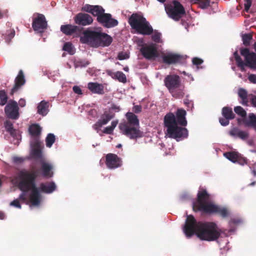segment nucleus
Returning a JSON list of instances; mask_svg holds the SVG:
<instances>
[{"label": "nucleus", "mask_w": 256, "mask_h": 256, "mask_svg": "<svg viewBox=\"0 0 256 256\" xmlns=\"http://www.w3.org/2000/svg\"><path fill=\"white\" fill-rule=\"evenodd\" d=\"M202 222H197L192 215H188L184 227V231L187 237L190 238L194 234L196 235L198 225Z\"/></svg>", "instance_id": "9"}, {"label": "nucleus", "mask_w": 256, "mask_h": 256, "mask_svg": "<svg viewBox=\"0 0 256 256\" xmlns=\"http://www.w3.org/2000/svg\"><path fill=\"white\" fill-rule=\"evenodd\" d=\"M140 52L143 56L147 60H150L158 56V52L156 44H151L142 46Z\"/></svg>", "instance_id": "15"}, {"label": "nucleus", "mask_w": 256, "mask_h": 256, "mask_svg": "<svg viewBox=\"0 0 256 256\" xmlns=\"http://www.w3.org/2000/svg\"><path fill=\"white\" fill-rule=\"evenodd\" d=\"M88 88L92 93L98 94H104V86L102 84L90 82L88 84Z\"/></svg>", "instance_id": "23"}, {"label": "nucleus", "mask_w": 256, "mask_h": 256, "mask_svg": "<svg viewBox=\"0 0 256 256\" xmlns=\"http://www.w3.org/2000/svg\"><path fill=\"white\" fill-rule=\"evenodd\" d=\"M230 120L228 119V118H219V122H220V124H221V125H222V126H226L227 125H228L229 124V120Z\"/></svg>", "instance_id": "50"}, {"label": "nucleus", "mask_w": 256, "mask_h": 256, "mask_svg": "<svg viewBox=\"0 0 256 256\" xmlns=\"http://www.w3.org/2000/svg\"><path fill=\"white\" fill-rule=\"evenodd\" d=\"M248 136V134L244 131L240 130L238 132V137L242 139H246Z\"/></svg>", "instance_id": "52"}, {"label": "nucleus", "mask_w": 256, "mask_h": 256, "mask_svg": "<svg viewBox=\"0 0 256 256\" xmlns=\"http://www.w3.org/2000/svg\"><path fill=\"white\" fill-rule=\"evenodd\" d=\"M146 18L138 13H133L128 18V23L132 30L136 31L138 28Z\"/></svg>", "instance_id": "17"}, {"label": "nucleus", "mask_w": 256, "mask_h": 256, "mask_svg": "<svg viewBox=\"0 0 256 256\" xmlns=\"http://www.w3.org/2000/svg\"><path fill=\"white\" fill-rule=\"evenodd\" d=\"M127 122L120 123L118 128L122 134L130 139H136L142 136V134L139 130V120L136 115L128 112L126 114Z\"/></svg>", "instance_id": "6"}, {"label": "nucleus", "mask_w": 256, "mask_h": 256, "mask_svg": "<svg viewBox=\"0 0 256 256\" xmlns=\"http://www.w3.org/2000/svg\"><path fill=\"white\" fill-rule=\"evenodd\" d=\"M252 173L253 174V175L256 176V170H252Z\"/></svg>", "instance_id": "64"}, {"label": "nucleus", "mask_w": 256, "mask_h": 256, "mask_svg": "<svg viewBox=\"0 0 256 256\" xmlns=\"http://www.w3.org/2000/svg\"><path fill=\"white\" fill-rule=\"evenodd\" d=\"M244 0V10L248 12L250 7L252 6V0Z\"/></svg>", "instance_id": "49"}, {"label": "nucleus", "mask_w": 256, "mask_h": 256, "mask_svg": "<svg viewBox=\"0 0 256 256\" xmlns=\"http://www.w3.org/2000/svg\"><path fill=\"white\" fill-rule=\"evenodd\" d=\"M118 124V122L112 121L111 123V126L106 127L103 132L106 134H111L112 133L114 128L116 127Z\"/></svg>", "instance_id": "39"}, {"label": "nucleus", "mask_w": 256, "mask_h": 256, "mask_svg": "<svg viewBox=\"0 0 256 256\" xmlns=\"http://www.w3.org/2000/svg\"><path fill=\"white\" fill-rule=\"evenodd\" d=\"M105 162L106 166L110 169H114L122 165L121 158L112 153H109L106 156Z\"/></svg>", "instance_id": "16"}, {"label": "nucleus", "mask_w": 256, "mask_h": 256, "mask_svg": "<svg viewBox=\"0 0 256 256\" xmlns=\"http://www.w3.org/2000/svg\"><path fill=\"white\" fill-rule=\"evenodd\" d=\"M18 104L21 107H24L26 106V100L22 98L20 99L18 101Z\"/></svg>", "instance_id": "61"}, {"label": "nucleus", "mask_w": 256, "mask_h": 256, "mask_svg": "<svg viewBox=\"0 0 256 256\" xmlns=\"http://www.w3.org/2000/svg\"><path fill=\"white\" fill-rule=\"evenodd\" d=\"M240 54L244 57L246 66L251 69L256 70V54L254 52H250L248 48H241Z\"/></svg>", "instance_id": "12"}, {"label": "nucleus", "mask_w": 256, "mask_h": 256, "mask_svg": "<svg viewBox=\"0 0 256 256\" xmlns=\"http://www.w3.org/2000/svg\"><path fill=\"white\" fill-rule=\"evenodd\" d=\"M38 175V172H30L26 170H20L18 176V187L22 192L20 195L18 199L26 202L27 200L26 192L30 191L29 196L30 202L32 206L40 205L41 195L38 188L36 186V180Z\"/></svg>", "instance_id": "1"}, {"label": "nucleus", "mask_w": 256, "mask_h": 256, "mask_svg": "<svg viewBox=\"0 0 256 256\" xmlns=\"http://www.w3.org/2000/svg\"><path fill=\"white\" fill-rule=\"evenodd\" d=\"M234 56L236 62V64L239 67L242 71L244 70V62L242 61V59L238 55V52H235L234 54Z\"/></svg>", "instance_id": "35"}, {"label": "nucleus", "mask_w": 256, "mask_h": 256, "mask_svg": "<svg viewBox=\"0 0 256 256\" xmlns=\"http://www.w3.org/2000/svg\"><path fill=\"white\" fill-rule=\"evenodd\" d=\"M63 50L68 52L70 54H74L73 46L71 43L66 42L62 48Z\"/></svg>", "instance_id": "43"}, {"label": "nucleus", "mask_w": 256, "mask_h": 256, "mask_svg": "<svg viewBox=\"0 0 256 256\" xmlns=\"http://www.w3.org/2000/svg\"><path fill=\"white\" fill-rule=\"evenodd\" d=\"M222 114L224 118L232 120L235 117V114L232 112V108L225 106L222 109Z\"/></svg>", "instance_id": "30"}, {"label": "nucleus", "mask_w": 256, "mask_h": 256, "mask_svg": "<svg viewBox=\"0 0 256 256\" xmlns=\"http://www.w3.org/2000/svg\"><path fill=\"white\" fill-rule=\"evenodd\" d=\"M28 131L30 134L34 138V141L36 138L39 140V137L41 134L42 128L38 124H31L29 127Z\"/></svg>", "instance_id": "28"}, {"label": "nucleus", "mask_w": 256, "mask_h": 256, "mask_svg": "<svg viewBox=\"0 0 256 256\" xmlns=\"http://www.w3.org/2000/svg\"><path fill=\"white\" fill-rule=\"evenodd\" d=\"M56 186L55 183L53 182H51L40 184V191L43 192L50 194L56 190Z\"/></svg>", "instance_id": "24"}, {"label": "nucleus", "mask_w": 256, "mask_h": 256, "mask_svg": "<svg viewBox=\"0 0 256 256\" xmlns=\"http://www.w3.org/2000/svg\"><path fill=\"white\" fill-rule=\"evenodd\" d=\"M90 63V62L87 60H80L77 62V66L80 67H86Z\"/></svg>", "instance_id": "46"}, {"label": "nucleus", "mask_w": 256, "mask_h": 256, "mask_svg": "<svg viewBox=\"0 0 256 256\" xmlns=\"http://www.w3.org/2000/svg\"><path fill=\"white\" fill-rule=\"evenodd\" d=\"M234 112L242 118H245L246 116V110L240 106H236L234 108Z\"/></svg>", "instance_id": "40"}, {"label": "nucleus", "mask_w": 256, "mask_h": 256, "mask_svg": "<svg viewBox=\"0 0 256 256\" xmlns=\"http://www.w3.org/2000/svg\"><path fill=\"white\" fill-rule=\"evenodd\" d=\"M104 9L102 6L96 5L94 6L91 14L94 16H96V18H98L99 16L104 13Z\"/></svg>", "instance_id": "33"}, {"label": "nucleus", "mask_w": 256, "mask_h": 256, "mask_svg": "<svg viewBox=\"0 0 256 256\" xmlns=\"http://www.w3.org/2000/svg\"><path fill=\"white\" fill-rule=\"evenodd\" d=\"M248 80L253 84H256V75L250 74L248 77Z\"/></svg>", "instance_id": "55"}, {"label": "nucleus", "mask_w": 256, "mask_h": 256, "mask_svg": "<svg viewBox=\"0 0 256 256\" xmlns=\"http://www.w3.org/2000/svg\"><path fill=\"white\" fill-rule=\"evenodd\" d=\"M164 86L172 96L176 98H182L184 95L180 77L176 74H169L164 79Z\"/></svg>", "instance_id": "7"}, {"label": "nucleus", "mask_w": 256, "mask_h": 256, "mask_svg": "<svg viewBox=\"0 0 256 256\" xmlns=\"http://www.w3.org/2000/svg\"><path fill=\"white\" fill-rule=\"evenodd\" d=\"M98 22L106 28H111L117 26L118 24V21L112 18L110 14L104 13L96 18Z\"/></svg>", "instance_id": "14"}, {"label": "nucleus", "mask_w": 256, "mask_h": 256, "mask_svg": "<svg viewBox=\"0 0 256 256\" xmlns=\"http://www.w3.org/2000/svg\"><path fill=\"white\" fill-rule=\"evenodd\" d=\"M240 130L238 128H234L230 132V134L233 136L238 137Z\"/></svg>", "instance_id": "53"}, {"label": "nucleus", "mask_w": 256, "mask_h": 256, "mask_svg": "<svg viewBox=\"0 0 256 256\" xmlns=\"http://www.w3.org/2000/svg\"><path fill=\"white\" fill-rule=\"evenodd\" d=\"M49 103L45 100H42L38 106V113L43 116H46L48 112Z\"/></svg>", "instance_id": "29"}, {"label": "nucleus", "mask_w": 256, "mask_h": 256, "mask_svg": "<svg viewBox=\"0 0 256 256\" xmlns=\"http://www.w3.org/2000/svg\"><path fill=\"white\" fill-rule=\"evenodd\" d=\"M42 142L38 138H36L32 144L33 147L32 154L36 158L42 157Z\"/></svg>", "instance_id": "25"}, {"label": "nucleus", "mask_w": 256, "mask_h": 256, "mask_svg": "<svg viewBox=\"0 0 256 256\" xmlns=\"http://www.w3.org/2000/svg\"><path fill=\"white\" fill-rule=\"evenodd\" d=\"M136 32L144 36H150L154 32V29L150 23L146 20Z\"/></svg>", "instance_id": "21"}, {"label": "nucleus", "mask_w": 256, "mask_h": 256, "mask_svg": "<svg viewBox=\"0 0 256 256\" xmlns=\"http://www.w3.org/2000/svg\"><path fill=\"white\" fill-rule=\"evenodd\" d=\"M165 10L168 16L172 20L178 21L186 14L183 6L178 0H173L171 4L165 6Z\"/></svg>", "instance_id": "8"}, {"label": "nucleus", "mask_w": 256, "mask_h": 256, "mask_svg": "<svg viewBox=\"0 0 256 256\" xmlns=\"http://www.w3.org/2000/svg\"><path fill=\"white\" fill-rule=\"evenodd\" d=\"M130 57V56L126 52H119L118 56V58L119 60H124Z\"/></svg>", "instance_id": "45"}, {"label": "nucleus", "mask_w": 256, "mask_h": 256, "mask_svg": "<svg viewBox=\"0 0 256 256\" xmlns=\"http://www.w3.org/2000/svg\"><path fill=\"white\" fill-rule=\"evenodd\" d=\"M14 85L10 92V94L12 95L16 92L25 83V80L23 72L22 70H20L18 76L16 77L14 82Z\"/></svg>", "instance_id": "22"}, {"label": "nucleus", "mask_w": 256, "mask_h": 256, "mask_svg": "<svg viewBox=\"0 0 256 256\" xmlns=\"http://www.w3.org/2000/svg\"><path fill=\"white\" fill-rule=\"evenodd\" d=\"M152 40L156 43L160 42L161 34L156 30H154V32L151 34Z\"/></svg>", "instance_id": "41"}, {"label": "nucleus", "mask_w": 256, "mask_h": 256, "mask_svg": "<svg viewBox=\"0 0 256 256\" xmlns=\"http://www.w3.org/2000/svg\"><path fill=\"white\" fill-rule=\"evenodd\" d=\"M194 4L198 5V6L204 9L210 6V0H192Z\"/></svg>", "instance_id": "36"}, {"label": "nucleus", "mask_w": 256, "mask_h": 256, "mask_svg": "<svg viewBox=\"0 0 256 256\" xmlns=\"http://www.w3.org/2000/svg\"><path fill=\"white\" fill-rule=\"evenodd\" d=\"M82 44H86L93 48L108 46L112 42V39L109 35L100 31L90 29L85 30L83 36L80 38Z\"/></svg>", "instance_id": "4"}, {"label": "nucleus", "mask_w": 256, "mask_h": 256, "mask_svg": "<svg viewBox=\"0 0 256 256\" xmlns=\"http://www.w3.org/2000/svg\"><path fill=\"white\" fill-rule=\"evenodd\" d=\"M196 236L202 240L208 242L218 240L222 234L221 230L214 222H202L198 225Z\"/></svg>", "instance_id": "5"}, {"label": "nucleus", "mask_w": 256, "mask_h": 256, "mask_svg": "<svg viewBox=\"0 0 256 256\" xmlns=\"http://www.w3.org/2000/svg\"><path fill=\"white\" fill-rule=\"evenodd\" d=\"M60 29V31L66 36L77 35L81 31L78 26L70 24L62 25Z\"/></svg>", "instance_id": "20"}, {"label": "nucleus", "mask_w": 256, "mask_h": 256, "mask_svg": "<svg viewBox=\"0 0 256 256\" xmlns=\"http://www.w3.org/2000/svg\"><path fill=\"white\" fill-rule=\"evenodd\" d=\"M162 62L170 65L176 64H182L186 60L185 56L173 52H168L162 54Z\"/></svg>", "instance_id": "10"}, {"label": "nucleus", "mask_w": 256, "mask_h": 256, "mask_svg": "<svg viewBox=\"0 0 256 256\" xmlns=\"http://www.w3.org/2000/svg\"><path fill=\"white\" fill-rule=\"evenodd\" d=\"M24 160V158L22 157L14 156L12 158V162L16 164H20Z\"/></svg>", "instance_id": "47"}, {"label": "nucleus", "mask_w": 256, "mask_h": 256, "mask_svg": "<svg viewBox=\"0 0 256 256\" xmlns=\"http://www.w3.org/2000/svg\"><path fill=\"white\" fill-rule=\"evenodd\" d=\"M250 124L253 126L256 130V116L253 114H250L248 116Z\"/></svg>", "instance_id": "44"}, {"label": "nucleus", "mask_w": 256, "mask_h": 256, "mask_svg": "<svg viewBox=\"0 0 256 256\" xmlns=\"http://www.w3.org/2000/svg\"><path fill=\"white\" fill-rule=\"evenodd\" d=\"M110 110H114L115 112H118L120 111V108L119 106L115 104H112L111 107L110 108Z\"/></svg>", "instance_id": "56"}, {"label": "nucleus", "mask_w": 256, "mask_h": 256, "mask_svg": "<svg viewBox=\"0 0 256 256\" xmlns=\"http://www.w3.org/2000/svg\"><path fill=\"white\" fill-rule=\"evenodd\" d=\"M8 11L7 10H2L0 8V18H4V16H8L7 14Z\"/></svg>", "instance_id": "59"}, {"label": "nucleus", "mask_w": 256, "mask_h": 256, "mask_svg": "<svg viewBox=\"0 0 256 256\" xmlns=\"http://www.w3.org/2000/svg\"><path fill=\"white\" fill-rule=\"evenodd\" d=\"M133 110L135 113H138L142 111V107L140 106H134L133 108Z\"/></svg>", "instance_id": "60"}, {"label": "nucleus", "mask_w": 256, "mask_h": 256, "mask_svg": "<svg viewBox=\"0 0 256 256\" xmlns=\"http://www.w3.org/2000/svg\"><path fill=\"white\" fill-rule=\"evenodd\" d=\"M192 64L194 65L198 66L203 62V60L198 58H194L192 60Z\"/></svg>", "instance_id": "51"}, {"label": "nucleus", "mask_w": 256, "mask_h": 256, "mask_svg": "<svg viewBox=\"0 0 256 256\" xmlns=\"http://www.w3.org/2000/svg\"><path fill=\"white\" fill-rule=\"evenodd\" d=\"M40 172L42 176L46 178L53 176L54 172L52 170L54 166L52 164L42 160L40 162Z\"/></svg>", "instance_id": "19"}, {"label": "nucleus", "mask_w": 256, "mask_h": 256, "mask_svg": "<svg viewBox=\"0 0 256 256\" xmlns=\"http://www.w3.org/2000/svg\"><path fill=\"white\" fill-rule=\"evenodd\" d=\"M94 7V6H92V5H90V4H86L84 5L82 8V10H84V11H85L86 12H89V13H92V10L93 8Z\"/></svg>", "instance_id": "48"}, {"label": "nucleus", "mask_w": 256, "mask_h": 256, "mask_svg": "<svg viewBox=\"0 0 256 256\" xmlns=\"http://www.w3.org/2000/svg\"><path fill=\"white\" fill-rule=\"evenodd\" d=\"M4 126L6 130L13 137H16L17 131L14 128L12 123L10 120H6L4 122Z\"/></svg>", "instance_id": "31"}, {"label": "nucleus", "mask_w": 256, "mask_h": 256, "mask_svg": "<svg viewBox=\"0 0 256 256\" xmlns=\"http://www.w3.org/2000/svg\"><path fill=\"white\" fill-rule=\"evenodd\" d=\"M74 20L78 25L86 26L92 24L93 18L88 14L80 12L74 16Z\"/></svg>", "instance_id": "18"}, {"label": "nucleus", "mask_w": 256, "mask_h": 256, "mask_svg": "<svg viewBox=\"0 0 256 256\" xmlns=\"http://www.w3.org/2000/svg\"><path fill=\"white\" fill-rule=\"evenodd\" d=\"M72 89H73V91L76 94H82V90L79 86H75L73 87Z\"/></svg>", "instance_id": "58"}, {"label": "nucleus", "mask_w": 256, "mask_h": 256, "mask_svg": "<svg viewBox=\"0 0 256 256\" xmlns=\"http://www.w3.org/2000/svg\"><path fill=\"white\" fill-rule=\"evenodd\" d=\"M8 101L7 95L4 90H0V105H4Z\"/></svg>", "instance_id": "42"}, {"label": "nucleus", "mask_w": 256, "mask_h": 256, "mask_svg": "<svg viewBox=\"0 0 256 256\" xmlns=\"http://www.w3.org/2000/svg\"><path fill=\"white\" fill-rule=\"evenodd\" d=\"M114 116V114H112L110 112H105L102 115L101 119L96 122V126L99 128L102 127L103 125L106 124Z\"/></svg>", "instance_id": "27"}, {"label": "nucleus", "mask_w": 256, "mask_h": 256, "mask_svg": "<svg viewBox=\"0 0 256 256\" xmlns=\"http://www.w3.org/2000/svg\"><path fill=\"white\" fill-rule=\"evenodd\" d=\"M56 138L53 134H48L46 138V146L50 148L55 142Z\"/></svg>", "instance_id": "37"}, {"label": "nucleus", "mask_w": 256, "mask_h": 256, "mask_svg": "<svg viewBox=\"0 0 256 256\" xmlns=\"http://www.w3.org/2000/svg\"><path fill=\"white\" fill-rule=\"evenodd\" d=\"M10 205L18 208H21V205L19 202L18 200V199L14 200L13 201H12L10 202Z\"/></svg>", "instance_id": "54"}, {"label": "nucleus", "mask_w": 256, "mask_h": 256, "mask_svg": "<svg viewBox=\"0 0 256 256\" xmlns=\"http://www.w3.org/2000/svg\"><path fill=\"white\" fill-rule=\"evenodd\" d=\"M251 95L252 94H248L247 91L242 88H240L238 90V96L241 99L240 102L244 106H248V104Z\"/></svg>", "instance_id": "26"}, {"label": "nucleus", "mask_w": 256, "mask_h": 256, "mask_svg": "<svg viewBox=\"0 0 256 256\" xmlns=\"http://www.w3.org/2000/svg\"><path fill=\"white\" fill-rule=\"evenodd\" d=\"M4 217H5V215H4V213H3L2 212H0V219L3 220V219H4Z\"/></svg>", "instance_id": "63"}, {"label": "nucleus", "mask_w": 256, "mask_h": 256, "mask_svg": "<svg viewBox=\"0 0 256 256\" xmlns=\"http://www.w3.org/2000/svg\"><path fill=\"white\" fill-rule=\"evenodd\" d=\"M112 78L118 80L120 82L126 83V75L122 72L118 71L112 73L111 75Z\"/></svg>", "instance_id": "34"}, {"label": "nucleus", "mask_w": 256, "mask_h": 256, "mask_svg": "<svg viewBox=\"0 0 256 256\" xmlns=\"http://www.w3.org/2000/svg\"><path fill=\"white\" fill-rule=\"evenodd\" d=\"M47 27V22L44 14H38L36 17L33 18L32 28L34 31L42 33Z\"/></svg>", "instance_id": "11"}, {"label": "nucleus", "mask_w": 256, "mask_h": 256, "mask_svg": "<svg viewBox=\"0 0 256 256\" xmlns=\"http://www.w3.org/2000/svg\"><path fill=\"white\" fill-rule=\"evenodd\" d=\"M186 112L182 108H178L176 114H167L164 118V126L166 128V135L168 138L176 139L185 138L188 136V130L184 128L187 125Z\"/></svg>", "instance_id": "2"}, {"label": "nucleus", "mask_w": 256, "mask_h": 256, "mask_svg": "<svg viewBox=\"0 0 256 256\" xmlns=\"http://www.w3.org/2000/svg\"><path fill=\"white\" fill-rule=\"evenodd\" d=\"M15 34V32L14 30H12L10 32V34H8V37L10 38H12Z\"/></svg>", "instance_id": "62"}, {"label": "nucleus", "mask_w": 256, "mask_h": 256, "mask_svg": "<svg viewBox=\"0 0 256 256\" xmlns=\"http://www.w3.org/2000/svg\"><path fill=\"white\" fill-rule=\"evenodd\" d=\"M224 156L233 162H238L240 158L239 154L235 152H226L224 154Z\"/></svg>", "instance_id": "32"}, {"label": "nucleus", "mask_w": 256, "mask_h": 256, "mask_svg": "<svg viewBox=\"0 0 256 256\" xmlns=\"http://www.w3.org/2000/svg\"><path fill=\"white\" fill-rule=\"evenodd\" d=\"M210 195L206 189L198 190L196 200L192 203V208L195 212H200L202 214H218L223 218L228 217L229 212L226 208L215 205L210 201Z\"/></svg>", "instance_id": "3"}, {"label": "nucleus", "mask_w": 256, "mask_h": 256, "mask_svg": "<svg viewBox=\"0 0 256 256\" xmlns=\"http://www.w3.org/2000/svg\"><path fill=\"white\" fill-rule=\"evenodd\" d=\"M250 100L251 102L252 105L254 107H256V96L252 94Z\"/></svg>", "instance_id": "57"}, {"label": "nucleus", "mask_w": 256, "mask_h": 256, "mask_svg": "<svg viewBox=\"0 0 256 256\" xmlns=\"http://www.w3.org/2000/svg\"><path fill=\"white\" fill-rule=\"evenodd\" d=\"M252 38V36L250 34H246L242 36V39L243 44L245 46H248L250 44L251 40Z\"/></svg>", "instance_id": "38"}, {"label": "nucleus", "mask_w": 256, "mask_h": 256, "mask_svg": "<svg viewBox=\"0 0 256 256\" xmlns=\"http://www.w3.org/2000/svg\"><path fill=\"white\" fill-rule=\"evenodd\" d=\"M4 112L9 118L16 120L20 117L19 108L18 103L14 100H11L6 104Z\"/></svg>", "instance_id": "13"}]
</instances>
